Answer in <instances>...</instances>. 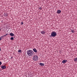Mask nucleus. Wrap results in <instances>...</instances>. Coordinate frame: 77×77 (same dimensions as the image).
<instances>
[{"label":"nucleus","mask_w":77,"mask_h":77,"mask_svg":"<svg viewBox=\"0 0 77 77\" xmlns=\"http://www.w3.org/2000/svg\"><path fill=\"white\" fill-rule=\"evenodd\" d=\"M1 27H0V31H1Z\"/></svg>","instance_id":"412c9836"},{"label":"nucleus","mask_w":77,"mask_h":77,"mask_svg":"<svg viewBox=\"0 0 77 77\" xmlns=\"http://www.w3.org/2000/svg\"><path fill=\"white\" fill-rule=\"evenodd\" d=\"M39 9L40 10H42V8L41 7H39Z\"/></svg>","instance_id":"a211bd4d"},{"label":"nucleus","mask_w":77,"mask_h":77,"mask_svg":"<svg viewBox=\"0 0 77 77\" xmlns=\"http://www.w3.org/2000/svg\"><path fill=\"white\" fill-rule=\"evenodd\" d=\"M2 22H3V20H2Z\"/></svg>","instance_id":"b1692460"},{"label":"nucleus","mask_w":77,"mask_h":77,"mask_svg":"<svg viewBox=\"0 0 77 77\" xmlns=\"http://www.w3.org/2000/svg\"><path fill=\"white\" fill-rule=\"evenodd\" d=\"M8 35V33H6L5 35L3 36L4 37V36H7Z\"/></svg>","instance_id":"2eb2a0df"},{"label":"nucleus","mask_w":77,"mask_h":77,"mask_svg":"<svg viewBox=\"0 0 77 77\" xmlns=\"http://www.w3.org/2000/svg\"><path fill=\"white\" fill-rule=\"evenodd\" d=\"M66 62H67V60H64L62 61V63H65Z\"/></svg>","instance_id":"20e7f679"},{"label":"nucleus","mask_w":77,"mask_h":77,"mask_svg":"<svg viewBox=\"0 0 77 77\" xmlns=\"http://www.w3.org/2000/svg\"><path fill=\"white\" fill-rule=\"evenodd\" d=\"M39 65L41 66H44L45 64L44 63H40Z\"/></svg>","instance_id":"1a4fd4ad"},{"label":"nucleus","mask_w":77,"mask_h":77,"mask_svg":"<svg viewBox=\"0 0 77 77\" xmlns=\"http://www.w3.org/2000/svg\"><path fill=\"white\" fill-rule=\"evenodd\" d=\"M57 13H58V14H60V13H61V11L59 10H58Z\"/></svg>","instance_id":"f8f14e48"},{"label":"nucleus","mask_w":77,"mask_h":77,"mask_svg":"<svg viewBox=\"0 0 77 77\" xmlns=\"http://www.w3.org/2000/svg\"><path fill=\"white\" fill-rule=\"evenodd\" d=\"M38 56L37 55H35L33 57V59L34 61H37L38 60Z\"/></svg>","instance_id":"7ed1b4c3"},{"label":"nucleus","mask_w":77,"mask_h":77,"mask_svg":"<svg viewBox=\"0 0 77 77\" xmlns=\"http://www.w3.org/2000/svg\"><path fill=\"white\" fill-rule=\"evenodd\" d=\"M11 40H14V37H11Z\"/></svg>","instance_id":"dca6fc26"},{"label":"nucleus","mask_w":77,"mask_h":77,"mask_svg":"<svg viewBox=\"0 0 77 77\" xmlns=\"http://www.w3.org/2000/svg\"><path fill=\"white\" fill-rule=\"evenodd\" d=\"M0 51H1V48H0Z\"/></svg>","instance_id":"5701e85b"},{"label":"nucleus","mask_w":77,"mask_h":77,"mask_svg":"<svg viewBox=\"0 0 77 77\" xmlns=\"http://www.w3.org/2000/svg\"><path fill=\"white\" fill-rule=\"evenodd\" d=\"M4 37L3 36H2L0 37V41H1L2 39H3Z\"/></svg>","instance_id":"6e6552de"},{"label":"nucleus","mask_w":77,"mask_h":77,"mask_svg":"<svg viewBox=\"0 0 77 77\" xmlns=\"http://www.w3.org/2000/svg\"><path fill=\"white\" fill-rule=\"evenodd\" d=\"M18 52L19 53H22V51L21 50H19L18 51Z\"/></svg>","instance_id":"4468645a"},{"label":"nucleus","mask_w":77,"mask_h":77,"mask_svg":"<svg viewBox=\"0 0 77 77\" xmlns=\"http://www.w3.org/2000/svg\"><path fill=\"white\" fill-rule=\"evenodd\" d=\"M74 61L75 62H77V57L75 58L74 59Z\"/></svg>","instance_id":"ddd939ff"},{"label":"nucleus","mask_w":77,"mask_h":77,"mask_svg":"<svg viewBox=\"0 0 77 77\" xmlns=\"http://www.w3.org/2000/svg\"><path fill=\"white\" fill-rule=\"evenodd\" d=\"M12 58H13V57H11V59H12Z\"/></svg>","instance_id":"4be33fe9"},{"label":"nucleus","mask_w":77,"mask_h":77,"mask_svg":"<svg viewBox=\"0 0 77 77\" xmlns=\"http://www.w3.org/2000/svg\"><path fill=\"white\" fill-rule=\"evenodd\" d=\"M4 16H5V17H7L8 16V14L7 13H4Z\"/></svg>","instance_id":"9d476101"},{"label":"nucleus","mask_w":77,"mask_h":77,"mask_svg":"<svg viewBox=\"0 0 77 77\" xmlns=\"http://www.w3.org/2000/svg\"><path fill=\"white\" fill-rule=\"evenodd\" d=\"M71 32L72 33H74V30H72Z\"/></svg>","instance_id":"f3484780"},{"label":"nucleus","mask_w":77,"mask_h":77,"mask_svg":"<svg viewBox=\"0 0 77 77\" xmlns=\"http://www.w3.org/2000/svg\"><path fill=\"white\" fill-rule=\"evenodd\" d=\"M33 51H34V52H35V53L37 52V50H36V49L35 48L33 49Z\"/></svg>","instance_id":"9b49d317"},{"label":"nucleus","mask_w":77,"mask_h":77,"mask_svg":"<svg viewBox=\"0 0 77 77\" xmlns=\"http://www.w3.org/2000/svg\"><path fill=\"white\" fill-rule=\"evenodd\" d=\"M21 24L22 25H23V24H24V23H23V22H22L21 23Z\"/></svg>","instance_id":"6ab92c4d"},{"label":"nucleus","mask_w":77,"mask_h":77,"mask_svg":"<svg viewBox=\"0 0 77 77\" xmlns=\"http://www.w3.org/2000/svg\"><path fill=\"white\" fill-rule=\"evenodd\" d=\"M2 65V62H0V65Z\"/></svg>","instance_id":"aec40b11"},{"label":"nucleus","mask_w":77,"mask_h":77,"mask_svg":"<svg viewBox=\"0 0 77 77\" xmlns=\"http://www.w3.org/2000/svg\"><path fill=\"white\" fill-rule=\"evenodd\" d=\"M6 68V66H5V65L2 66H1V68H2L3 69H5V68Z\"/></svg>","instance_id":"39448f33"},{"label":"nucleus","mask_w":77,"mask_h":77,"mask_svg":"<svg viewBox=\"0 0 77 77\" xmlns=\"http://www.w3.org/2000/svg\"><path fill=\"white\" fill-rule=\"evenodd\" d=\"M41 33H42V34L43 35H44V34L45 33V32L44 31H41Z\"/></svg>","instance_id":"423d86ee"},{"label":"nucleus","mask_w":77,"mask_h":77,"mask_svg":"<svg viewBox=\"0 0 77 77\" xmlns=\"http://www.w3.org/2000/svg\"><path fill=\"white\" fill-rule=\"evenodd\" d=\"M10 36H15V35H14V33H10Z\"/></svg>","instance_id":"0eeeda50"},{"label":"nucleus","mask_w":77,"mask_h":77,"mask_svg":"<svg viewBox=\"0 0 77 77\" xmlns=\"http://www.w3.org/2000/svg\"><path fill=\"white\" fill-rule=\"evenodd\" d=\"M27 54L29 56H32L34 54V52L30 50H28L27 51Z\"/></svg>","instance_id":"f257e3e1"},{"label":"nucleus","mask_w":77,"mask_h":77,"mask_svg":"<svg viewBox=\"0 0 77 77\" xmlns=\"http://www.w3.org/2000/svg\"><path fill=\"white\" fill-rule=\"evenodd\" d=\"M51 35L52 37H55L57 35V33H56V32L54 31H53L51 33Z\"/></svg>","instance_id":"f03ea898"}]
</instances>
